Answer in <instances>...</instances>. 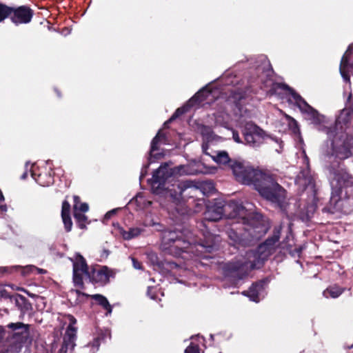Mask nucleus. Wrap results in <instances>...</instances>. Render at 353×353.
<instances>
[{
  "label": "nucleus",
  "instance_id": "obj_39",
  "mask_svg": "<svg viewBox=\"0 0 353 353\" xmlns=\"http://www.w3.org/2000/svg\"><path fill=\"white\" fill-rule=\"evenodd\" d=\"M61 218H62V220H63V222L64 224L65 230L67 232H70L72 230V221L70 215L65 216H61Z\"/></svg>",
  "mask_w": 353,
  "mask_h": 353
},
{
  "label": "nucleus",
  "instance_id": "obj_37",
  "mask_svg": "<svg viewBox=\"0 0 353 353\" xmlns=\"http://www.w3.org/2000/svg\"><path fill=\"white\" fill-rule=\"evenodd\" d=\"M19 269H17V272H20L21 275L23 276H26L29 274L33 269H35L36 267L34 265H26V266H21L19 265Z\"/></svg>",
  "mask_w": 353,
  "mask_h": 353
},
{
  "label": "nucleus",
  "instance_id": "obj_45",
  "mask_svg": "<svg viewBox=\"0 0 353 353\" xmlns=\"http://www.w3.org/2000/svg\"><path fill=\"white\" fill-rule=\"evenodd\" d=\"M105 335L103 334H99L97 337L94 339L92 346L98 347L100 345V341L104 339Z\"/></svg>",
  "mask_w": 353,
  "mask_h": 353
},
{
  "label": "nucleus",
  "instance_id": "obj_24",
  "mask_svg": "<svg viewBox=\"0 0 353 353\" xmlns=\"http://www.w3.org/2000/svg\"><path fill=\"white\" fill-rule=\"evenodd\" d=\"M92 299L94 300L99 305L107 311L108 314H111L112 307L108 301L107 298L102 294H96L90 295Z\"/></svg>",
  "mask_w": 353,
  "mask_h": 353
},
{
  "label": "nucleus",
  "instance_id": "obj_3",
  "mask_svg": "<svg viewBox=\"0 0 353 353\" xmlns=\"http://www.w3.org/2000/svg\"><path fill=\"white\" fill-rule=\"evenodd\" d=\"M342 163L334 161L329 165L333 175L331 181L332 192L330 202L323 209V212L334 214L340 210L339 203L342 199H350L353 195V176L346 169L342 168Z\"/></svg>",
  "mask_w": 353,
  "mask_h": 353
},
{
  "label": "nucleus",
  "instance_id": "obj_13",
  "mask_svg": "<svg viewBox=\"0 0 353 353\" xmlns=\"http://www.w3.org/2000/svg\"><path fill=\"white\" fill-rule=\"evenodd\" d=\"M223 216H225L223 201H218L212 205L207 206L203 220L201 223V226L205 229V231L203 232L202 235L203 236V234H206L208 232L211 233L208 230V223L219 221ZM212 234H214L212 232Z\"/></svg>",
  "mask_w": 353,
  "mask_h": 353
},
{
  "label": "nucleus",
  "instance_id": "obj_46",
  "mask_svg": "<svg viewBox=\"0 0 353 353\" xmlns=\"http://www.w3.org/2000/svg\"><path fill=\"white\" fill-rule=\"evenodd\" d=\"M132 262L133 267L135 269H137V270H142L143 269L142 263L137 259L132 257Z\"/></svg>",
  "mask_w": 353,
  "mask_h": 353
},
{
  "label": "nucleus",
  "instance_id": "obj_26",
  "mask_svg": "<svg viewBox=\"0 0 353 353\" xmlns=\"http://www.w3.org/2000/svg\"><path fill=\"white\" fill-rule=\"evenodd\" d=\"M287 89H289L288 85L283 83L274 82L272 83L268 93L270 96L280 95L282 93V91H286Z\"/></svg>",
  "mask_w": 353,
  "mask_h": 353
},
{
  "label": "nucleus",
  "instance_id": "obj_51",
  "mask_svg": "<svg viewBox=\"0 0 353 353\" xmlns=\"http://www.w3.org/2000/svg\"><path fill=\"white\" fill-rule=\"evenodd\" d=\"M234 98H235L236 99L241 100L242 99V96L240 93H238V94L235 93L234 95Z\"/></svg>",
  "mask_w": 353,
  "mask_h": 353
},
{
  "label": "nucleus",
  "instance_id": "obj_16",
  "mask_svg": "<svg viewBox=\"0 0 353 353\" xmlns=\"http://www.w3.org/2000/svg\"><path fill=\"white\" fill-rule=\"evenodd\" d=\"M67 319L69 321V325L65 330L61 347V350L64 352H66L69 348L72 349L74 347L77 334V327H74L77 319L72 314H68Z\"/></svg>",
  "mask_w": 353,
  "mask_h": 353
},
{
  "label": "nucleus",
  "instance_id": "obj_14",
  "mask_svg": "<svg viewBox=\"0 0 353 353\" xmlns=\"http://www.w3.org/2000/svg\"><path fill=\"white\" fill-rule=\"evenodd\" d=\"M352 94L348 96L347 103L345 108H343L340 114L337 117L335 122L336 130H340V134L345 133V130L349 127L353 116V103L350 102Z\"/></svg>",
  "mask_w": 353,
  "mask_h": 353
},
{
  "label": "nucleus",
  "instance_id": "obj_35",
  "mask_svg": "<svg viewBox=\"0 0 353 353\" xmlns=\"http://www.w3.org/2000/svg\"><path fill=\"white\" fill-rule=\"evenodd\" d=\"M157 265L159 267H162L163 268L167 269V270H172L174 268H178V265L174 261H170L167 260H164L163 261H159L157 262Z\"/></svg>",
  "mask_w": 353,
  "mask_h": 353
},
{
  "label": "nucleus",
  "instance_id": "obj_2",
  "mask_svg": "<svg viewBox=\"0 0 353 353\" xmlns=\"http://www.w3.org/2000/svg\"><path fill=\"white\" fill-rule=\"evenodd\" d=\"M219 236L210 232L203 234V238L196 241L185 233V230H164L162 233L161 248L167 254L179 256L183 252L201 256L202 252H212L217 247Z\"/></svg>",
  "mask_w": 353,
  "mask_h": 353
},
{
  "label": "nucleus",
  "instance_id": "obj_23",
  "mask_svg": "<svg viewBox=\"0 0 353 353\" xmlns=\"http://www.w3.org/2000/svg\"><path fill=\"white\" fill-rule=\"evenodd\" d=\"M344 288H341L337 285H330L323 292V296L326 298L336 299L339 297L344 291Z\"/></svg>",
  "mask_w": 353,
  "mask_h": 353
},
{
  "label": "nucleus",
  "instance_id": "obj_42",
  "mask_svg": "<svg viewBox=\"0 0 353 353\" xmlns=\"http://www.w3.org/2000/svg\"><path fill=\"white\" fill-rule=\"evenodd\" d=\"M292 97L294 100L295 101V103L299 101L303 97L298 94L293 88L289 86V89H287V90Z\"/></svg>",
  "mask_w": 353,
  "mask_h": 353
},
{
  "label": "nucleus",
  "instance_id": "obj_48",
  "mask_svg": "<svg viewBox=\"0 0 353 353\" xmlns=\"http://www.w3.org/2000/svg\"><path fill=\"white\" fill-rule=\"evenodd\" d=\"M157 133H160V141L161 143H165L167 141V137L164 132H162L161 130H159Z\"/></svg>",
  "mask_w": 353,
  "mask_h": 353
},
{
  "label": "nucleus",
  "instance_id": "obj_11",
  "mask_svg": "<svg viewBox=\"0 0 353 353\" xmlns=\"http://www.w3.org/2000/svg\"><path fill=\"white\" fill-rule=\"evenodd\" d=\"M241 133L244 144L252 148H258L262 145L266 137L265 132L253 122H247L243 126Z\"/></svg>",
  "mask_w": 353,
  "mask_h": 353
},
{
  "label": "nucleus",
  "instance_id": "obj_56",
  "mask_svg": "<svg viewBox=\"0 0 353 353\" xmlns=\"http://www.w3.org/2000/svg\"><path fill=\"white\" fill-rule=\"evenodd\" d=\"M0 209H1L2 211H6V210H7V206H6V205H0Z\"/></svg>",
  "mask_w": 353,
  "mask_h": 353
},
{
  "label": "nucleus",
  "instance_id": "obj_29",
  "mask_svg": "<svg viewBox=\"0 0 353 353\" xmlns=\"http://www.w3.org/2000/svg\"><path fill=\"white\" fill-rule=\"evenodd\" d=\"M74 218L76 220L78 227L81 229H85L88 223V217L83 212H74Z\"/></svg>",
  "mask_w": 353,
  "mask_h": 353
},
{
  "label": "nucleus",
  "instance_id": "obj_34",
  "mask_svg": "<svg viewBox=\"0 0 353 353\" xmlns=\"http://www.w3.org/2000/svg\"><path fill=\"white\" fill-rule=\"evenodd\" d=\"M10 6L0 2V23L8 18Z\"/></svg>",
  "mask_w": 353,
  "mask_h": 353
},
{
  "label": "nucleus",
  "instance_id": "obj_55",
  "mask_svg": "<svg viewBox=\"0 0 353 353\" xmlns=\"http://www.w3.org/2000/svg\"><path fill=\"white\" fill-rule=\"evenodd\" d=\"M27 176H28V173L27 172H25L21 176V179H26L27 178Z\"/></svg>",
  "mask_w": 353,
  "mask_h": 353
},
{
  "label": "nucleus",
  "instance_id": "obj_25",
  "mask_svg": "<svg viewBox=\"0 0 353 353\" xmlns=\"http://www.w3.org/2000/svg\"><path fill=\"white\" fill-rule=\"evenodd\" d=\"M83 273L79 271L77 264L74 265L72 275L73 283L75 287H78L81 290H83L85 288L83 280Z\"/></svg>",
  "mask_w": 353,
  "mask_h": 353
},
{
  "label": "nucleus",
  "instance_id": "obj_28",
  "mask_svg": "<svg viewBox=\"0 0 353 353\" xmlns=\"http://www.w3.org/2000/svg\"><path fill=\"white\" fill-rule=\"evenodd\" d=\"M141 231L142 230L139 228H130L128 231H125L123 228H121L120 234L125 240H130L138 236L141 234Z\"/></svg>",
  "mask_w": 353,
  "mask_h": 353
},
{
  "label": "nucleus",
  "instance_id": "obj_49",
  "mask_svg": "<svg viewBox=\"0 0 353 353\" xmlns=\"http://www.w3.org/2000/svg\"><path fill=\"white\" fill-rule=\"evenodd\" d=\"M75 292L76 294L78 295V296H86V297H89L90 296V295L85 293V292H83L81 291V289L80 290H75Z\"/></svg>",
  "mask_w": 353,
  "mask_h": 353
},
{
  "label": "nucleus",
  "instance_id": "obj_21",
  "mask_svg": "<svg viewBox=\"0 0 353 353\" xmlns=\"http://www.w3.org/2000/svg\"><path fill=\"white\" fill-rule=\"evenodd\" d=\"M265 281H259L252 283L248 290L243 291V294L247 296L252 301L258 303L259 301V293L263 290Z\"/></svg>",
  "mask_w": 353,
  "mask_h": 353
},
{
  "label": "nucleus",
  "instance_id": "obj_31",
  "mask_svg": "<svg viewBox=\"0 0 353 353\" xmlns=\"http://www.w3.org/2000/svg\"><path fill=\"white\" fill-rule=\"evenodd\" d=\"M77 264V268L79 272L87 275L89 272L88 266L85 259L81 256H79L78 261L74 262L73 266Z\"/></svg>",
  "mask_w": 353,
  "mask_h": 353
},
{
  "label": "nucleus",
  "instance_id": "obj_57",
  "mask_svg": "<svg viewBox=\"0 0 353 353\" xmlns=\"http://www.w3.org/2000/svg\"><path fill=\"white\" fill-rule=\"evenodd\" d=\"M54 91H55V92L57 93V96L59 97H60L61 96V92H60V91L58 89L55 88Z\"/></svg>",
  "mask_w": 353,
  "mask_h": 353
},
{
  "label": "nucleus",
  "instance_id": "obj_7",
  "mask_svg": "<svg viewBox=\"0 0 353 353\" xmlns=\"http://www.w3.org/2000/svg\"><path fill=\"white\" fill-rule=\"evenodd\" d=\"M189 165H181L174 168H170L167 165L160 166L155 170L152 178V188L154 192L159 194L165 189V182L172 176L193 174Z\"/></svg>",
  "mask_w": 353,
  "mask_h": 353
},
{
  "label": "nucleus",
  "instance_id": "obj_44",
  "mask_svg": "<svg viewBox=\"0 0 353 353\" xmlns=\"http://www.w3.org/2000/svg\"><path fill=\"white\" fill-rule=\"evenodd\" d=\"M147 295L152 299L155 300L157 297L155 288L154 286H148L147 289Z\"/></svg>",
  "mask_w": 353,
  "mask_h": 353
},
{
  "label": "nucleus",
  "instance_id": "obj_27",
  "mask_svg": "<svg viewBox=\"0 0 353 353\" xmlns=\"http://www.w3.org/2000/svg\"><path fill=\"white\" fill-rule=\"evenodd\" d=\"M73 210L74 212H86L89 210L88 204L86 203H81V198L74 195L73 196Z\"/></svg>",
  "mask_w": 353,
  "mask_h": 353
},
{
  "label": "nucleus",
  "instance_id": "obj_33",
  "mask_svg": "<svg viewBox=\"0 0 353 353\" xmlns=\"http://www.w3.org/2000/svg\"><path fill=\"white\" fill-rule=\"evenodd\" d=\"M20 268L19 265L3 266L0 267V277L6 275H10L14 272H17V269Z\"/></svg>",
  "mask_w": 353,
  "mask_h": 353
},
{
  "label": "nucleus",
  "instance_id": "obj_41",
  "mask_svg": "<svg viewBox=\"0 0 353 353\" xmlns=\"http://www.w3.org/2000/svg\"><path fill=\"white\" fill-rule=\"evenodd\" d=\"M13 296L14 294H10V293L6 289L0 290V298L3 299H10L11 302H13Z\"/></svg>",
  "mask_w": 353,
  "mask_h": 353
},
{
  "label": "nucleus",
  "instance_id": "obj_52",
  "mask_svg": "<svg viewBox=\"0 0 353 353\" xmlns=\"http://www.w3.org/2000/svg\"><path fill=\"white\" fill-rule=\"evenodd\" d=\"M23 291H24L25 292H26V293H27V294H28L29 296H30V297H35V296H36V295H35V294H32V293H30V292H28V291H27V290H23Z\"/></svg>",
  "mask_w": 353,
  "mask_h": 353
},
{
  "label": "nucleus",
  "instance_id": "obj_53",
  "mask_svg": "<svg viewBox=\"0 0 353 353\" xmlns=\"http://www.w3.org/2000/svg\"><path fill=\"white\" fill-rule=\"evenodd\" d=\"M4 196L3 194V192L2 191L0 190V202L1 201H4Z\"/></svg>",
  "mask_w": 353,
  "mask_h": 353
},
{
  "label": "nucleus",
  "instance_id": "obj_9",
  "mask_svg": "<svg viewBox=\"0 0 353 353\" xmlns=\"http://www.w3.org/2000/svg\"><path fill=\"white\" fill-rule=\"evenodd\" d=\"M190 182L186 181L183 184H180L177 186L179 192L176 190L172 192V190H170V196L175 202H179L181 199H185V197H194V196L192 194V192H196L199 189L190 186ZM199 190L203 192V194L209 195L214 192L215 188L214 183L211 181H203L200 185Z\"/></svg>",
  "mask_w": 353,
  "mask_h": 353
},
{
  "label": "nucleus",
  "instance_id": "obj_20",
  "mask_svg": "<svg viewBox=\"0 0 353 353\" xmlns=\"http://www.w3.org/2000/svg\"><path fill=\"white\" fill-rule=\"evenodd\" d=\"M13 299V302L20 311V318H23L26 313L32 310V303L24 296L16 293L14 294Z\"/></svg>",
  "mask_w": 353,
  "mask_h": 353
},
{
  "label": "nucleus",
  "instance_id": "obj_19",
  "mask_svg": "<svg viewBox=\"0 0 353 353\" xmlns=\"http://www.w3.org/2000/svg\"><path fill=\"white\" fill-rule=\"evenodd\" d=\"M296 105L303 113H305L310 117V119L312 120L313 123L316 124L321 123L320 114L319 112L310 105H309L303 98L296 103Z\"/></svg>",
  "mask_w": 353,
  "mask_h": 353
},
{
  "label": "nucleus",
  "instance_id": "obj_6",
  "mask_svg": "<svg viewBox=\"0 0 353 353\" xmlns=\"http://www.w3.org/2000/svg\"><path fill=\"white\" fill-rule=\"evenodd\" d=\"M265 233L261 225L245 224L240 228H232L228 232V237L234 245L250 246L261 239Z\"/></svg>",
  "mask_w": 353,
  "mask_h": 353
},
{
  "label": "nucleus",
  "instance_id": "obj_12",
  "mask_svg": "<svg viewBox=\"0 0 353 353\" xmlns=\"http://www.w3.org/2000/svg\"><path fill=\"white\" fill-rule=\"evenodd\" d=\"M34 14V10L29 6H10L8 19L14 25L19 26L30 23Z\"/></svg>",
  "mask_w": 353,
  "mask_h": 353
},
{
  "label": "nucleus",
  "instance_id": "obj_17",
  "mask_svg": "<svg viewBox=\"0 0 353 353\" xmlns=\"http://www.w3.org/2000/svg\"><path fill=\"white\" fill-rule=\"evenodd\" d=\"M212 97H214L212 91L208 89V88L206 86L199 90L193 97L189 99L188 105L193 107L196 105H200L204 102L210 103L209 101H212L211 98Z\"/></svg>",
  "mask_w": 353,
  "mask_h": 353
},
{
  "label": "nucleus",
  "instance_id": "obj_22",
  "mask_svg": "<svg viewBox=\"0 0 353 353\" xmlns=\"http://www.w3.org/2000/svg\"><path fill=\"white\" fill-rule=\"evenodd\" d=\"M160 136V133H157L156 136L151 141L150 155L151 158H154V159H160L163 156V153H154L155 151L159 149V144L161 143Z\"/></svg>",
  "mask_w": 353,
  "mask_h": 353
},
{
  "label": "nucleus",
  "instance_id": "obj_38",
  "mask_svg": "<svg viewBox=\"0 0 353 353\" xmlns=\"http://www.w3.org/2000/svg\"><path fill=\"white\" fill-rule=\"evenodd\" d=\"M70 215V204L67 199H65L62 203L61 208V216Z\"/></svg>",
  "mask_w": 353,
  "mask_h": 353
},
{
  "label": "nucleus",
  "instance_id": "obj_30",
  "mask_svg": "<svg viewBox=\"0 0 353 353\" xmlns=\"http://www.w3.org/2000/svg\"><path fill=\"white\" fill-rule=\"evenodd\" d=\"M191 107L192 106H190L188 105V102L186 105L177 108L176 110V111L174 112V113L172 115V117L166 122L164 123V125L165 126L168 123L172 122L176 118H178L180 116H181L182 114H185L188 110V109Z\"/></svg>",
  "mask_w": 353,
  "mask_h": 353
},
{
  "label": "nucleus",
  "instance_id": "obj_15",
  "mask_svg": "<svg viewBox=\"0 0 353 353\" xmlns=\"http://www.w3.org/2000/svg\"><path fill=\"white\" fill-rule=\"evenodd\" d=\"M90 281L99 286H104L110 281V277L113 276L112 270L107 266H103L100 268H92L87 274Z\"/></svg>",
  "mask_w": 353,
  "mask_h": 353
},
{
  "label": "nucleus",
  "instance_id": "obj_18",
  "mask_svg": "<svg viewBox=\"0 0 353 353\" xmlns=\"http://www.w3.org/2000/svg\"><path fill=\"white\" fill-rule=\"evenodd\" d=\"M223 207L225 216L229 219H234L237 216H242L244 212V207L235 201H230L228 202L223 201Z\"/></svg>",
  "mask_w": 353,
  "mask_h": 353
},
{
  "label": "nucleus",
  "instance_id": "obj_50",
  "mask_svg": "<svg viewBox=\"0 0 353 353\" xmlns=\"http://www.w3.org/2000/svg\"><path fill=\"white\" fill-rule=\"evenodd\" d=\"M115 214V210H112L111 211H109L105 215V219H110L113 214Z\"/></svg>",
  "mask_w": 353,
  "mask_h": 353
},
{
  "label": "nucleus",
  "instance_id": "obj_40",
  "mask_svg": "<svg viewBox=\"0 0 353 353\" xmlns=\"http://www.w3.org/2000/svg\"><path fill=\"white\" fill-rule=\"evenodd\" d=\"M184 353H200V347L198 344L190 343V344L185 348Z\"/></svg>",
  "mask_w": 353,
  "mask_h": 353
},
{
  "label": "nucleus",
  "instance_id": "obj_4",
  "mask_svg": "<svg viewBox=\"0 0 353 353\" xmlns=\"http://www.w3.org/2000/svg\"><path fill=\"white\" fill-rule=\"evenodd\" d=\"M30 325L22 322L10 323L0 325V342L8 343V347L1 353L17 352L26 343L30 337Z\"/></svg>",
  "mask_w": 353,
  "mask_h": 353
},
{
  "label": "nucleus",
  "instance_id": "obj_8",
  "mask_svg": "<svg viewBox=\"0 0 353 353\" xmlns=\"http://www.w3.org/2000/svg\"><path fill=\"white\" fill-rule=\"evenodd\" d=\"M332 155L341 163L353 153V136L347 133H336L332 139Z\"/></svg>",
  "mask_w": 353,
  "mask_h": 353
},
{
  "label": "nucleus",
  "instance_id": "obj_5",
  "mask_svg": "<svg viewBox=\"0 0 353 353\" xmlns=\"http://www.w3.org/2000/svg\"><path fill=\"white\" fill-rule=\"evenodd\" d=\"M281 230V225L274 226L271 236L260 243L256 250L246 252L248 259L251 261V268H261L269 257L275 253L279 245Z\"/></svg>",
  "mask_w": 353,
  "mask_h": 353
},
{
  "label": "nucleus",
  "instance_id": "obj_36",
  "mask_svg": "<svg viewBox=\"0 0 353 353\" xmlns=\"http://www.w3.org/2000/svg\"><path fill=\"white\" fill-rule=\"evenodd\" d=\"M351 46H349L347 50H346L345 53L343 54L341 63H340V68H347L349 66V55L351 54Z\"/></svg>",
  "mask_w": 353,
  "mask_h": 353
},
{
  "label": "nucleus",
  "instance_id": "obj_10",
  "mask_svg": "<svg viewBox=\"0 0 353 353\" xmlns=\"http://www.w3.org/2000/svg\"><path fill=\"white\" fill-rule=\"evenodd\" d=\"M251 261H234L224 264L223 272L225 277L230 279L233 283H237L246 277L252 270Z\"/></svg>",
  "mask_w": 353,
  "mask_h": 353
},
{
  "label": "nucleus",
  "instance_id": "obj_58",
  "mask_svg": "<svg viewBox=\"0 0 353 353\" xmlns=\"http://www.w3.org/2000/svg\"><path fill=\"white\" fill-rule=\"evenodd\" d=\"M35 181H37L39 183H41L37 179H35Z\"/></svg>",
  "mask_w": 353,
  "mask_h": 353
},
{
  "label": "nucleus",
  "instance_id": "obj_47",
  "mask_svg": "<svg viewBox=\"0 0 353 353\" xmlns=\"http://www.w3.org/2000/svg\"><path fill=\"white\" fill-rule=\"evenodd\" d=\"M232 138L234 141L238 143H244V140L243 141L241 139L239 134L237 131L234 130L232 132Z\"/></svg>",
  "mask_w": 353,
  "mask_h": 353
},
{
  "label": "nucleus",
  "instance_id": "obj_43",
  "mask_svg": "<svg viewBox=\"0 0 353 353\" xmlns=\"http://www.w3.org/2000/svg\"><path fill=\"white\" fill-rule=\"evenodd\" d=\"M340 73L345 80V82H350V76L349 74V72L347 70V68H340Z\"/></svg>",
  "mask_w": 353,
  "mask_h": 353
},
{
  "label": "nucleus",
  "instance_id": "obj_54",
  "mask_svg": "<svg viewBox=\"0 0 353 353\" xmlns=\"http://www.w3.org/2000/svg\"><path fill=\"white\" fill-rule=\"evenodd\" d=\"M243 220H245V218H243ZM243 223L247 224L245 223V221H243ZM250 225H261V226H263L264 228V226L263 225L260 224V223H254V224L250 223ZM243 225H244V224H243L242 226H243Z\"/></svg>",
  "mask_w": 353,
  "mask_h": 353
},
{
  "label": "nucleus",
  "instance_id": "obj_32",
  "mask_svg": "<svg viewBox=\"0 0 353 353\" xmlns=\"http://www.w3.org/2000/svg\"><path fill=\"white\" fill-rule=\"evenodd\" d=\"M287 119L288 120V127L291 132L294 135L300 134V129L298 122L292 117L287 115Z\"/></svg>",
  "mask_w": 353,
  "mask_h": 353
},
{
  "label": "nucleus",
  "instance_id": "obj_1",
  "mask_svg": "<svg viewBox=\"0 0 353 353\" xmlns=\"http://www.w3.org/2000/svg\"><path fill=\"white\" fill-rule=\"evenodd\" d=\"M214 160L228 164L235 179L240 183L250 185L265 200L281 208L286 199V190L279 185L272 174L251 166L244 161L232 160L226 152H220Z\"/></svg>",
  "mask_w": 353,
  "mask_h": 353
}]
</instances>
